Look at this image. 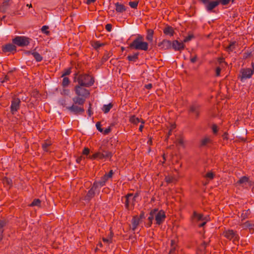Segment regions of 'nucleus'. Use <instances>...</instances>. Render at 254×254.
Returning a JSON list of instances; mask_svg holds the SVG:
<instances>
[{"instance_id":"cd10ccee","label":"nucleus","mask_w":254,"mask_h":254,"mask_svg":"<svg viewBox=\"0 0 254 254\" xmlns=\"http://www.w3.org/2000/svg\"><path fill=\"white\" fill-rule=\"evenodd\" d=\"M236 46H238V43L236 41L231 42L229 45L226 47V50L228 52H233L236 48Z\"/></svg>"},{"instance_id":"de8ad7c7","label":"nucleus","mask_w":254,"mask_h":254,"mask_svg":"<svg viewBox=\"0 0 254 254\" xmlns=\"http://www.w3.org/2000/svg\"><path fill=\"white\" fill-rule=\"evenodd\" d=\"M208 216H206V218H205V220H203L201 221L202 222L201 223L198 224V226L199 228L203 227L207 223V222L208 221Z\"/></svg>"},{"instance_id":"58836bf2","label":"nucleus","mask_w":254,"mask_h":254,"mask_svg":"<svg viewBox=\"0 0 254 254\" xmlns=\"http://www.w3.org/2000/svg\"><path fill=\"white\" fill-rule=\"evenodd\" d=\"M140 191H137L134 194L133 197L131 199V206H133L135 205V201L136 200V198L139 195Z\"/></svg>"},{"instance_id":"8fccbe9b","label":"nucleus","mask_w":254,"mask_h":254,"mask_svg":"<svg viewBox=\"0 0 254 254\" xmlns=\"http://www.w3.org/2000/svg\"><path fill=\"white\" fill-rule=\"evenodd\" d=\"M215 176V175L213 173L211 172H208L206 174L205 177L206 178H209L211 180L213 179Z\"/></svg>"},{"instance_id":"6ab92c4d","label":"nucleus","mask_w":254,"mask_h":254,"mask_svg":"<svg viewBox=\"0 0 254 254\" xmlns=\"http://www.w3.org/2000/svg\"><path fill=\"white\" fill-rule=\"evenodd\" d=\"M103 186H104L99 181H95L91 185L90 189H91L95 193L99 192L100 189Z\"/></svg>"},{"instance_id":"c85d7f7f","label":"nucleus","mask_w":254,"mask_h":254,"mask_svg":"<svg viewBox=\"0 0 254 254\" xmlns=\"http://www.w3.org/2000/svg\"><path fill=\"white\" fill-rule=\"evenodd\" d=\"M32 55L33 56L37 62H40L43 60L42 56L39 53L36 52L35 50H33Z\"/></svg>"},{"instance_id":"49530a36","label":"nucleus","mask_w":254,"mask_h":254,"mask_svg":"<svg viewBox=\"0 0 254 254\" xmlns=\"http://www.w3.org/2000/svg\"><path fill=\"white\" fill-rule=\"evenodd\" d=\"M243 225L246 228H249L250 229V228H251L252 227H253L254 226V224H252L250 222V221H247L246 222H245L244 224H243Z\"/></svg>"},{"instance_id":"39448f33","label":"nucleus","mask_w":254,"mask_h":254,"mask_svg":"<svg viewBox=\"0 0 254 254\" xmlns=\"http://www.w3.org/2000/svg\"><path fill=\"white\" fill-rule=\"evenodd\" d=\"M201 105L197 102H192L189 107L188 113L189 117L195 120L198 119L201 114Z\"/></svg>"},{"instance_id":"c03bdc74","label":"nucleus","mask_w":254,"mask_h":254,"mask_svg":"<svg viewBox=\"0 0 254 254\" xmlns=\"http://www.w3.org/2000/svg\"><path fill=\"white\" fill-rule=\"evenodd\" d=\"M194 38V35L191 34H190L188 36H187L183 40V42L184 43H186V42H188L190 41L192 39Z\"/></svg>"},{"instance_id":"dca6fc26","label":"nucleus","mask_w":254,"mask_h":254,"mask_svg":"<svg viewBox=\"0 0 254 254\" xmlns=\"http://www.w3.org/2000/svg\"><path fill=\"white\" fill-rule=\"evenodd\" d=\"M158 47L163 50H169L172 48V42L168 40L164 39L161 42L158 43Z\"/></svg>"},{"instance_id":"5701e85b","label":"nucleus","mask_w":254,"mask_h":254,"mask_svg":"<svg viewBox=\"0 0 254 254\" xmlns=\"http://www.w3.org/2000/svg\"><path fill=\"white\" fill-rule=\"evenodd\" d=\"M163 33L166 35L170 36H174L175 31L173 28L169 25H167L163 29Z\"/></svg>"},{"instance_id":"603ef678","label":"nucleus","mask_w":254,"mask_h":254,"mask_svg":"<svg viewBox=\"0 0 254 254\" xmlns=\"http://www.w3.org/2000/svg\"><path fill=\"white\" fill-rule=\"evenodd\" d=\"M96 127L99 131H100V132H103V129L101 127V125L100 122H98L96 124Z\"/></svg>"},{"instance_id":"423d86ee","label":"nucleus","mask_w":254,"mask_h":254,"mask_svg":"<svg viewBox=\"0 0 254 254\" xmlns=\"http://www.w3.org/2000/svg\"><path fill=\"white\" fill-rule=\"evenodd\" d=\"M31 39L25 36H17L12 40V43L19 47L28 46Z\"/></svg>"},{"instance_id":"a878e982","label":"nucleus","mask_w":254,"mask_h":254,"mask_svg":"<svg viewBox=\"0 0 254 254\" xmlns=\"http://www.w3.org/2000/svg\"><path fill=\"white\" fill-rule=\"evenodd\" d=\"M116 6V10L117 12L123 13L126 10V6L122 3L117 2L115 4Z\"/></svg>"},{"instance_id":"1a4fd4ad","label":"nucleus","mask_w":254,"mask_h":254,"mask_svg":"<svg viewBox=\"0 0 254 254\" xmlns=\"http://www.w3.org/2000/svg\"><path fill=\"white\" fill-rule=\"evenodd\" d=\"M20 103L21 101L19 98L16 97L12 98L10 106V112L12 115L15 114L19 109Z\"/></svg>"},{"instance_id":"69168bd1","label":"nucleus","mask_w":254,"mask_h":254,"mask_svg":"<svg viewBox=\"0 0 254 254\" xmlns=\"http://www.w3.org/2000/svg\"><path fill=\"white\" fill-rule=\"evenodd\" d=\"M222 137L224 140H227L229 139L228 132H225L222 135Z\"/></svg>"},{"instance_id":"5fc2aeb1","label":"nucleus","mask_w":254,"mask_h":254,"mask_svg":"<svg viewBox=\"0 0 254 254\" xmlns=\"http://www.w3.org/2000/svg\"><path fill=\"white\" fill-rule=\"evenodd\" d=\"M221 71V68L219 66L216 67L215 69V75L216 76H219L220 75V72Z\"/></svg>"},{"instance_id":"4c0bfd02","label":"nucleus","mask_w":254,"mask_h":254,"mask_svg":"<svg viewBox=\"0 0 254 254\" xmlns=\"http://www.w3.org/2000/svg\"><path fill=\"white\" fill-rule=\"evenodd\" d=\"M41 201L39 198H36L33 200L32 202L29 205L30 206H39L41 204Z\"/></svg>"},{"instance_id":"b1692460","label":"nucleus","mask_w":254,"mask_h":254,"mask_svg":"<svg viewBox=\"0 0 254 254\" xmlns=\"http://www.w3.org/2000/svg\"><path fill=\"white\" fill-rule=\"evenodd\" d=\"M95 193L94 191L90 189L84 196L83 200L88 202L90 201L95 196Z\"/></svg>"},{"instance_id":"393cba45","label":"nucleus","mask_w":254,"mask_h":254,"mask_svg":"<svg viewBox=\"0 0 254 254\" xmlns=\"http://www.w3.org/2000/svg\"><path fill=\"white\" fill-rule=\"evenodd\" d=\"M52 145V142L50 139L45 140L42 144V148L44 151L48 152L49 150L48 147Z\"/></svg>"},{"instance_id":"c9c22d12","label":"nucleus","mask_w":254,"mask_h":254,"mask_svg":"<svg viewBox=\"0 0 254 254\" xmlns=\"http://www.w3.org/2000/svg\"><path fill=\"white\" fill-rule=\"evenodd\" d=\"M175 241L171 240V248L169 251V254H176V248L174 246Z\"/></svg>"},{"instance_id":"a19ab883","label":"nucleus","mask_w":254,"mask_h":254,"mask_svg":"<svg viewBox=\"0 0 254 254\" xmlns=\"http://www.w3.org/2000/svg\"><path fill=\"white\" fill-rule=\"evenodd\" d=\"M71 68L69 67L68 68L65 69L63 72V74L61 76L62 77H65L66 75H69L71 72Z\"/></svg>"},{"instance_id":"f8f14e48","label":"nucleus","mask_w":254,"mask_h":254,"mask_svg":"<svg viewBox=\"0 0 254 254\" xmlns=\"http://www.w3.org/2000/svg\"><path fill=\"white\" fill-rule=\"evenodd\" d=\"M242 75L241 76V80L243 81V79L250 78L254 74V70H251V68H243L241 71Z\"/></svg>"},{"instance_id":"f257e3e1","label":"nucleus","mask_w":254,"mask_h":254,"mask_svg":"<svg viewBox=\"0 0 254 254\" xmlns=\"http://www.w3.org/2000/svg\"><path fill=\"white\" fill-rule=\"evenodd\" d=\"M85 87L78 83L74 87V91L76 96L72 98V105L66 107V109L74 115H82L84 113L83 106L86 99L90 95L89 91Z\"/></svg>"},{"instance_id":"ddd939ff","label":"nucleus","mask_w":254,"mask_h":254,"mask_svg":"<svg viewBox=\"0 0 254 254\" xmlns=\"http://www.w3.org/2000/svg\"><path fill=\"white\" fill-rule=\"evenodd\" d=\"M213 144V140L209 136H205L199 141V147H208Z\"/></svg>"},{"instance_id":"37998d69","label":"nucleus","mask_w":254,"mask_h":254,"mask_svg":"<svg viewBox=\"0 0 254 254\" xmlns=\"http://www.w3.org/2000/svg\"><path fill=\"white\" fill-rule=\"evenodd\" d=\"M48 29H49L48 26L44 25V26H42V27L41 28V31L43 33L46 34L47 35H49L50 34V31H49L48 30Z\"/></svg>"},{"instance_id":"774afa93","label":"nucleus","mask_w":254,"mask_h":254,"mask_svg":"<svg viewBox=\"0 0 254 254\" xmlns=\"http://www.w3.org/2000/svg\"><path fill=\"white\" fill-rule=\"evenodd\" d=\"M177 142L178 144L183 145L184 144V140L182 138H178L177 140Z\"/></svg>"},{"instance_id":"2f4dec72","label":"nucleus","mask_w":254,"mask_h":254,"mask_svg":"<svg viewBox=\"0 0 254 254\" xmlns=\"http://www.w3.org/2000/svg\"><path fill=\"white\" fill-rule=\"evenodd\" d=\"M105 45V43H100L99 41H95L92 43V46L96 50Z\"/></svg>"},{"instance_id":"0e129e2a","label":"nucleus","mask_w":254,"mask_h":254,"mask_svg":"<svg viewBox=\"0 0 254 254\" xmlns=\"http://www.w3.org/2000/svg\"><path fill=\"white\" fill-rule=\"evenodd\" d=\"M91 104L90 103L89 104V108H88V109L87 110V113H88V116L89 117H91V115L93 114V112L91 110Z\"/></svg>"},{"instance_id":"a18cd8bd","label":"nucleus","mask_w":254,"mask_h":254,"mask_svg":"<svg viewBox=\"0 0 254 254\" xmlns=\"http://www.w3.org/2000/svg\"><path fill=\"white\" fill-rule=\"evenodd\" d=\"M138 2L137 1H130L129 5L133 8H136L138 5Z\"/></svg>"},{"instance_id":"864d4df0","label":"nucleus","mask_w":254,"mask_h":254,"mask_svg":"<svg viewBox=\"0 0 254 254\" xmlns=\"http://www.w3.org/2000/svg\"><path fill=\"white\" fill-rule=\"evenodd\" d=\"M60 104L64 107L66 108L67 104L66 103V100L65 99H61L60 101Z\"/></svg>"},{"instance_id":"a211bd4d","label":"nucleus","mask_w":254,"mask_h":254,"mask_svg":"<svg viewBox=\"0 0 254 254\" xmlns=\"http://www.w3.org/2000/svg\"><path fill=\"white\" fill-rule=\"evenodd\" d=\"M206 218V216H204L202 214L198 213L195 211H194L193 212V214L191 216L192 221L195 222H198L202 221L203 220H205Z\"/></svg>"},{"instance_id":"72a5a7b5","label":"nucleus","mask_w":254,"mask_h":254,"mask_svg":"<svg viewBox=\"0 0 254 254\" xmlns=\"http://www.w3.org/2000/svg\"><path fill=\"white\" fill-rule=\"evenodd\" d=\"M141 119L136 117L134 115L131 116L129 118V122L134 125H137L139 123L141 122Z\"/></svg>"},{"instance_id":"f704fd0d","label":"nucleus","mask_w":254,"mask_h":254,"mask_svg":"<svg viewBox=\"0 0 254 254\" xmlns=\"http://www.w3.org/2000/svg\"><path fill=\"white\" fill-rule=\"evenodd\" d=\"M250 214L251 211L249 209H248V210L243 211V212L241 216L242 220H244L248 218Z\"/></svg>"},{"instance_id":"7ed1b4c3","label":"nucleus","mask_w":254,"mask_h":254,"mask_svg":"<svg viewBox=\"0 0 254 254\" xmlns=\"http://www.w3.org/2000/svg\"><path fill=\"white\" fill-rule=\"evenodd\" d=\"M73 82H77L80 85H83L86 87L92 86L95 82L94 77L88 73H82L78 75L77 73L74 74Z\"/></svg>"},{"instance_id":"4d7b16f0","label":"nucleus","mask_w":254,"mask_h":254,"mask_svg":"<svg viewBox=\"0 0 254 254\" xmlns=\"http://www.w3.org/2000/svg\"><path fill=\"white\" fill-rule=\"evenodd\" d=\"M90 153V149L87 148V147H85L84 148V149L83 150V151H82V154L83 155H89Z\"/></svg>"},{"instance_id":"4468645a","label":"nucleus","mask_w":254,"mask_h":254,"mask_svg":"<svg viewBox=\"0 0 254 254\" xmlns=\"http://www.w3.org/2000/svg\"><path fill=\"white\" fill-rule=\"evenodd\" d=\"M1 50L3 53H15L16 52V47L14 44H7L2 46Z\"/></svg>"},{"instance_id":"4be33fe9","label":"nucleus","mask_w":254,"mask_h":254,"mask_svg":"<svg viewBox=\"0 0 254 254\" xmlns=\"http://www.w3.org/2000/svg\"><path fill=\"white\" fill-rule=\"evenodd\" d=\"M114 174V172L112 170H111L108 173H106L99 181L102 184L105 186L107 181L109 179L111 178Z\"/></svg>"},{"instance_id":"c756f323","label":"nucleus","mask_w":254,"mask_h":254,"mask_svg":"<svg viewBox=\"0 0 254 254\" xmlns=\"http://www.w3.org/2000/svg\"><path fill=\"white\" fill-rule=\"evenodd\" d=\"M112 55L113 54L112 53L106 51L101 59L102 64H103L106 61H107L108 59L112 56Z\"/></svg>"},{"instance_id":"7c9ffc66","label":"nucleus","mask_w":254,"mask_h":254,"mask_svg":"<svg viewBox=\"0 0 254 254\" xmlns=\"http://www.w3.org/2000/svg\"><path fill=\"white\" fill-rule=\"evenodd\" d=\"M138 55L139 53L137 52L133 55H128L127 58L129 62H135L138 59Z\"/></svg>"},{"instance_id":"0eeeda50","label":"nucleus","mask_w":254,"mask_h":254,"mask_svg":"<svg viewBox=\"0 0 254 254\" xmlns=\"http://www.w3.org/2000/svg\"><path fill=\"white\" fill-rule=\"evenodd\" d=\"M224 236L227 239L230 240H233L234 244H236V242H238L240 239V237L237 232L233 230H228L225 231L224 232Z\"/></svg>"},{"instance_id":"2eb2a0df","label":"nucleus","mask_w":254,"mask_h":254,"mask_svg":"<svg viewBox=\"0 0 254 254\" xmlns=\"http://www.w3.org/2000/svg\"><path fill=\"white\" fill-rule=\"evenodd\" d=\"M158 211V209L155 208L151 210L149 213V216L147 219V222L145 223V226L146 228H150L152 225V221L154 218V215Z\"/></svg>"},{"instance_id":"680f3d73","label":"nucleus","mask_w":254,"mask_h":254,"mask_svg":"<svg viewBox=\"0 0 254 254\" xmlns=\"http://www.w3.org/2000/svg\"><path fill=\"white\" fill-rule=\"evenodd\" d=\"M105 29L107 31L110 32L112 29V25L111 24H106L105 26Z\"/></svg>"},{"instance_id":"052dcab7","label":"nucleus","mask_w":254,"mask_h":254,"mask_svg":"<svg viewBox=\"0 0 254 254\" xmlns=\"http://www.w3.org/2000/svg\"><path fill=\"white\" fill-rule=\"evenodd\" d=\"M102 240L104 242L108 244H110L112 242V239H111V237H110L109 238H103Z\"/></svg>"},{"instance_id":"6e6d98bb","label":"nucleus","mask_w":254,"mask_h":254,"mask_svg":"<svg viewBox=\"0 0 254 254\" xmlns=\"http://www.w3.org/2000/svg\"><path fill=\"white\" fill-rule=\"evenodd\" d=\"M138 218L142 221V219L145 218V212L143 211H141L139 215H138Z\"/></svg>"},{"instance_id":"3c124183","label":"nucleus","mask_w":254,"mask_h":254,"mask_svg":"<svg viewBox=\"0 0 254 254\" xmlns=\"http://www.w3.org/2000/svg\"><path fill=\"white\" fill-rule=\"evenodd\" d=\"M211 128H212L213 133L214 134H217V133L218 131L217 126L216 124L212 125Z\"/></svg>"},{"instance_id":"473e14b6","label":"nucleus","mask_w":254,"mask_h":254,"mask_svg":"<svg viewBox=\"0 0 254 254\" xmlns=\"http://www.w3.org/2000/svg\"><path fill=\"white\" fill-rule=\"evenodd\" d=\"M113 104L111 103L108 104V105H104L102 110L105 114H107L109 112L110 110L113 107Z\"/></svg>"},{"instance_id":"9b49d317","label":"nucleus","mask_w":254,"mask_h":254,"mask_svg":"<svg viewBox=\"0 0 254 254\" xmlns=\"http://www.w3.org/2000/svg\"><path fill=\"white\" fill-rule=\"evenodd\" d=\"M133 194L131 193H128L127 194H126L125 196L123 197L122 198V200H123V199H125V208L126 209L129 210L130 209H132L134 208L133 206H131V199H130V197L133 196Z\"/></svg>"},{"instance_id":"13d9d810","label":"nucleus","mask_w":254,"mask_h":254,"mask_svg":"<svg viewBox=\"0 0 254 254\" xmlns=\"http://www.w3.org/2000/svg\"><path fill=\"white\" fill-rule=\"evenodd\" d=\"M252 55V52H245L244 54H243V59H247L248 58L250 57Z\"/></svg>"},{"instance_id":"6e6552de","label":"nucleus","mask_w":254,"mask_h":254,"mask_svg":"<svg viewBox=\"0 0 254 254\" xmlns=\"http://www.w3.org/2000/svg\"><path fill=\"white\" fill-rule=\"evenodd\" d=\"M155 224L157 225H161L165 221L166 218L165 212L163 210H158L156 214L154 215Z\"/></svg>"},{"instance_id":"412c9836","label":"nucleus","mask_w":254,"mask_h":254,"mask_svg":"<svg viewBox=\"0 0 254 254\" xmlns=\"http://www.w3.org/2000/svg\"><path fill=\"white\" fill-rule=\"evenodd\" d=\"M141 222L138 218V215L133 216L131 219L132 230L135 231Z\"/></svg>"},{"instance_id":"e433bc0d","label":"nucleus","mask_w":254,"mask_h":254,"mask_svg":"<svg viewBox=\"0 0 254 254\" xmlns=\"http://www.w3.org/2000/svg\"><path fill=\"white\" fill-rule=\"evenodd\" d=\"M63 81H62V86L64 87H65L67 86L70 83V80L67 77H63Z\"/></svg>"},{"instance_id":"9d476101","label":"nucleus","mask_w":254,"mask_h":254,"mask_svg":"<svg viewBox=\"0 0 254 254\" xmlns=\"http://www.w3.org/2000/svg\"><path fill=\"white\" fill-rule=\"evenodd\" d=\"M186 47L183 41H179L177 40H173L172 42V48L175 51H180L184 50Z\"/></svg>"},{"instance_id":"09e8293b","label":"nucleus","mask_w":254,"mask_h":254,"mask_svg":"<svg viewBox=\"0 0 254 254\" xmlns=\"http://www.w3.org/2000/svg\"><path fill=\"white\" fill-rule=\"evenodd\" d=\"M219 4H221L223 5H228L230 2L231 0H217Z\"/></svg>"},{"instance_id":"20e7f679","label":"nucleus","mask_w":254,"mask_h":254,"mask_svg":"<svg viewBox=\"0 0 254 254\" xmlns=\"http://www.w3.org/2000/svg\"><path fill=\"white\" fill-rule=\"evenodd\" d=\"M129 48L136 50L147 51L148 44L144 41L143 35L138 34L135 39L129 44Z\"/></svg>"},{"instance_id":"338daca9","label":"nucleus","mask_w":254,"mask_h":254,"mask_svg":"<svg viewBox=\"0 0 254 254\" xmlns=\"http://www.w3.org/2000/svg\"><path fill=\"white\" fill-rule=\"evenodd\" d=\"M197 59V56L195 55L193 57L190 58V61L191 63H194L196 62Z\"/></svg>"},{"instance_id":"bf43d9fd","label":"nucleus","mask_w":254,"mask_h":254,"mask_svg":"<svg viewBox=\"0 0 254 254\" xmlns=\"http://www.w3.org/2000/svg\"><path fill=\"white\" fill-rule=\"evenodd\" d=\"M207 246V244L206 242H203L200 246V250L201 251H204L205 249Z\"/></svg>"},{"instance_id":"f3484780","label":"nucleus","mask_w":254,"mask_h":254,"mask_svg":"<svg viewBox=\"0 0 254 254\" xmlns=\"http://www.w3.org/2000/svg\"><path fill=\"white\" fill-rule=\"evenodd\" d=\"M8 223V221L7 219H0V241L3 239L4 228L7 225Z\"/></svg>"},{"instance_id":"f03ea898","label":"nucleus","mask_w":254,"mask_h":254,"mask_svg":"<svg viewBox=\"0 0 254 254\" xmlns=\"http://www.w3.org/2000/svg\"><path fill=\"white\" fill-rule=\"evenodd\" d=\"M113 155L108 147L105 145H101L97 151L92 155H89L87 158L90 160H111Z\"/></svg>"},{"instance_id":"ea45409f","label":"nucleus","mask_w":254,"mask_h":254,"mask_svg":"<svg viewBox=\"0 0 254 254\" xmlns=\"http://www.w3.org/2000/svg\"><path fill=\"white\" fill-rule=\"evenodd\" d=\"M249 180V179L248 177L246 176H243L239 180V181L237 182V184H242L243 183L248 182Z\"/></svg>"},{"instance_id":"aec40b11","label":"nucleus","mask_w":254,"mask_h":254,"mask_svg":"<svg viewBox=\"0 0 254 254\" xmlns=\"http://www.w3.org/2000/svg\"><path fill=\"white\" fill-rule=\"evenodd\" d=\"M219 4L217 0L209 1L206 5L205 7L208 11H212V10Z\"/></svg>"},{"instance_id":"bb28decb","label":"nucleus","mask_w":254,"mask_h":254,"mask_svg":"<svg viewBox=\"0 0 254 254\" xmlns=\"http://www.w3.org/2000/svg\"><path fill=\"white\" fill-rule=\"evenodd\" d=\"M154 35V31L152 29H148L147 30V35L146 39L149 42H152L153 41V37Z\"/></svg>"},{"instance_id":"e2e57ef3","label":"nucleus","mask_w":254,"mask_h":254,"mask_svg":"<svg viewBox=\"0 0 254 254\" xmlns=\"http://www.w3.org/2000/svg\"><path fill=\"white\" fill-rule=\"evenodd\" d=\"M141 124L140 125L139 127V130L141 132L142 131L143 128L144 127V124L145 123V122L143 120L141 119Z\"/></svg>"},{"instance_id":"79ce46f5","label":"nucleus","mask_w":254,"mask_h":254,"mask_svg":"<svg viewBox=\"0 0 254 254\" xmlns=\"http://www.w3.org/2000/svg\"><path fill=\"white\" fill-rule=\"evenodd\" d=\"M165 180L167 184H170L174 182L175 178L171 176H167L165 177Z\"/></svg>"}]
</instances>
